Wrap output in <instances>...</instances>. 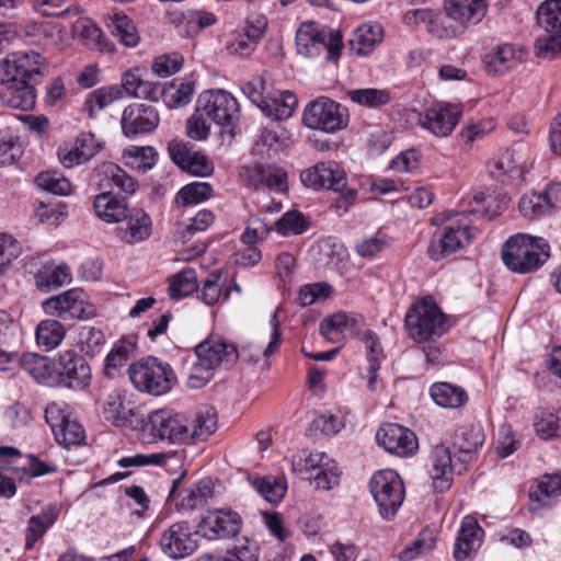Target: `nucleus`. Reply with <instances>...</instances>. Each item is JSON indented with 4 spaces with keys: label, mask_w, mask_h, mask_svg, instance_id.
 I'll list each match as a JSON object with an SVG mask.
<instances>
[{
    "label": "nucleus",
    "mask_w": 561,
    "mask_h": 561,
    "mask_svg": "<svg viewBox=\"0 0 561 561\" xmlns=\"http://www.w3.org/2000/svg\"><path fill=\"white\" fill-rule=\"evenodd\" d=\"M54 436L59 445L70 447L80 445L84 440V430L77 421L68 419L59 428L55 430Z\"/></svg>",
    "instance_id": "0e129e2a"
},
{
    "label": "nucleus",
    "mask_w": 561,
    "mask_h": 561,
    "mask_svg": "<svg viewBox=\"0 0 561 561\" xmlns=\"http://www.w3.org/2000/svg\"><path fill=\"white\" fill-rule=\"evenodd\" d=\"M194 93V83L188 81L174 80L170 85L161 84V98L170 108H178L187 105Z\"/></svg>",
    "instance_id": "c03bdc74"
},
{
    "label": "nucleus",
    "mask_w": 561,
    "mask_h": 561,
    "mask_svg": "<svg viewBox=\"0 0 561 561\" xmlns=\"http://www.w3.org/2000/svg\"><path fill=\"white\" fill-rule=\"evenodd\" d=\"M57 380L73 390L84 389L91 381V367L75 350L61 351L58 354Z\"/></svg>",
    "instance_id": "ddd939ff"
},
{
    "label": "nucleus",
    "mask_w": 561,
    "mask_h": 561,
    "mask_svg": "<svg viewBox=\"0 0 561 561\" xmlns=\"http://www.w3.org/2000/svg\"><path fill=\"white\" fill-rule=\"evenodd\" d=\"M108 28L112 35L126 47L138 45L140 36L133 20L124 13H114L110 18Z\"/></svg>",
    "instance_id": "37998d69"
},
{
    "label": "nucleus",
    "mask_w": 561,
    "mask_h": 561,
    "mask_svg": "<svg viewBox=\"0 0 561 561\" xmlns=\"http://www.w3.org/2000/svg\"><path fill=\"white\" fill-rule=\"evenodd\" d=\"M95 215L105 222H119L127 218L129 211L126 199L105 191L98 194L93 201Z\"/></svg>",
    "instance_id": "c85d7f7f"
},
{
    "label": "nucleus",
    "mask_w": 561,
    "mask_h": 561,
    "mask_svg": "<svg viewBox=\"0 0 561 561\" xmlns=\"http://www.w3.org/2000/svg\"><path fill=\"white\" fill-rule=\"evenodd\" d=\"M195 355L202 362L214 370L219 366H231L239 358L237 347L219 336H209L195 347Z\"/></svg>",
    "instance_id": "412c9836"
},
{
    "label": "nucleus",
    "mask_w": 561,
    "mask_h": 561,
    "mask_svg": "<svg viewBox=\"0 0 561 561\" xmlns=\"http://www.w3.org/2000/svg\"><path fill=\"white\" fill-rule=\"evenodd\" d=\"M320 188L340 192L346 186V174L335 162H320Z\"/></svg>",
    "instance_id": "052dcab7"
},
{
    "label": "nucleus",
    "mask_w": 561,
    "mask_h": 561,
    "mask_svg": "<svg viewBox=\"0 0 561 561\" xmlns=\"http://www.w3.org/2000/svg\"><path fill=\"white\" fill-rule=\"evenodd\" d=\"M160 122L158 111L146 104H130L122 114L121 125L123 134L133 138L153 131Z\"/></svg>",
    "instance_id": "a211bd4d"
},
{
    "label": "nucleus",
    "mask_w": 561,
    "mask_h": 561,
    "mask_svg": "<svg viewBox=\"0 0 561 561\" xmlns=\"http://www.w3.org/2000/svg\"><path fill=\"white\" fill-rule=\"evenodd\" d=\"M20 364L22 369L39 383L50 385L56 379L54 364L46 356L35 353L23 354Z\"/></svg>",
    "instance_id": "58836bf2"
},
{
    "label": "nucleus",
    "mask_w": 561,
    "mask_h": 561,
    "mask_svg": "<svg viewBox=\"0 0 561 561\" xmlns=\"http://www.w3.org/2000/svg\"><path fill=\"white\" fill-rule=\"evenodd\" d=\"M153 75L146 67H133L122 76V91L129 96L158 102L161 98V83L152 81Z\"/></svg>",
    "instance_id": "6ab92c4d"
},
{
    "label": "nucleus",
    "mask_w": 561,
    "mask_h": 561,
    "mask_svg": "<svg viewBox=\"0 0 561 561\" xmlns=\"http://www.w3.org/2000/svg\"><path fill=\"white\" fill-rule=\"evenodd\" d=\"M436 545V536L432 529H423L419 536L400 553L401 561H412L416 557L431 551Z\"/></svg>",
    "instance_id": "4d7b16f0"
},
{
    "label": "nucleus",
    "mask_w": 561,
    "mask_h": 561,
    "mask_svg": "<svg viewBox=\"0 0 561 561\" xmlns=\"http://www.w3.org/2000/svg\"><path fill=\"white\" fill-rule=\"evenodd\" d=\"M217 425L218 417L214 409H201L194 416L162 409L149 414L142 431L152 440L180 445L207 439L215 433Z\"/></svg>",
    "instance_id": "f257e3e1"
},
{
    "label": "nucleus",
    "mask_w": 561,
    "mask_h": 561,
    "mask_svg": "<svg viewBox=\"0 0 561 561\" xmlns=\"http://www.w3.org/2000/svg\"><path fill=\"white\" fill-rule=\"evenodd\" d=\"M34 87L24 79L0 75V102L2 105L31 111L35 105Z\"/></svg>",
    "instance_id": "aec40b11"
},
{
    "label": "nucleus",
    "mask_w": 561,
    "mask_h": 561,
    "mask_svg": "<svg viewBox=\"0 0 561 561\" xmlns=\"http://www.w3.org/2000/svg\"><path fill=\"white\" fill-rule=\"evenodd\" d=\"M134 348L135 345L125 340L115 343L105 358L104 374L114 378L128 364Z\"/></svg>",
    "instance_id": "de8ad7c7"
},
{
    "label": "nucleus",
    "mask_w": 561,
    "mask_h": 561,
    "mask_svg": "<svg viewBox=\"0 0 561 561\" xmlns=\"http://www.w3.org/2000/svg\"><path fill=\"white\" fill-rule=\"evenodd\" d=\"M198 531L208 540L234 537L242 528L241 516L231 510L209 511L197 525Z\"/></svg>",
    "instance_id": "2eb2a0df"
},
{
    "label": "nucleus",
    "mask_w": 561,
    "mask_h": 561,
    "mask_svg": "<svg viewBox=\"0 0 561 561\" xmlns=\"http://www.w3.org/2000/svg\"><path fill=\"white\" fill-rule=\"evenodd\" d=\"M472 234L466 225H446L433 236L428 255L432 260L438 261L455 253L470 243Z\"/></svg>",
    "instance_id": "f3484780"
},
{
    "label": "nucleus",
    "mask_w": 561,
    "mask_h": 561,
    "mask_svg": "<svg viewBox=\"0 0 561 561\" xmlns=\"http://www.w3.org/2000/svg\"><path fill=\"white\" fill-rule=\"evenodd\" d=\"M213 187L206 182H193L183 186L178 195L176 203L183 206H190L203 203L211 197Z\"/></svg>",
    "instance_id": "5fc2aeb1"
},
{
    "label": "nucleus",
    "mask_w": 561,
    "mask_h": 561,
    "mask_svg": "<svg viewBox=\"0 0 561 561\" xmlns=\"http://www.w3.org/2000/svg\"><path fill=\"white\" fill-rule=\"evenodd\" d=\"M42 57L34 50L15 51L11 54L0 66V75L27 80L39 75Z\"/></svg>",
    "instance_id": "a878e982"
},
{
    "label": "nucleus",
    "mask_w": 561,
    "mask_h": 561,
    "mask_svg": "<svg viewBox=\"0 0 561 561\" xmlns=\"http://www.w3.org/2000/svg\"><path fill=\"white\" fill-rule=\"evenodd\" d=\"M484 443V433L480 425L459 426L453 435V447L461 465L472 461Z\"/></svg>",
    "instance_id": "b1692460"
},
{
    "label": "nucleus",
    "mask_w": 561,
    "mask_h": 561,
    "mask_svg": "<svg viewBox=\"0 0 561 561\" xmlns=\"http://www.w3.org/2000/svg\"><path fill=\"white\" fill-rule=\"evenodd\" d=\"M307 228L308 221L298 210L286 211L274 222V229L284 237L301 234Z\"/></svg>",
    "instance_id": "13d9d810"
},
{
    "label": "nucleus",
    "mask_w": 561,
    "mask_h": 561,
    "mask_svg": "<svg viewBox=\"0 0 561 561\" xmlns=\"http://www.w3.org/2000/svg\"><path fill=\"white\" fill-rule=\"evenodd\" d=\"M102 415L114 426H133L136 408L119 391H113L106 398Z\"/></svg>",
    "instance_id": "bb28decb"
},
{
    "label": "nucleus",
    "mask_w": 561,
    "mask_h": 561,
    "mask_svg": "<svg viewBox=\"0 0 561 561\" xmlns=\"http://www.w3.org/2000/svg\"><path fill=\"white\" fill-rule=\"evenodd\" d=\"M430 394L437 405L445 409H459L468 402L466 390L449 382L433 383Z\"/></svg>",
    "instance_id": "4c0bfd02"
},
{
    "label": "nucleus",
    "mask_w": 561,
    "mask_h": 561,
    "mask_svg": "<svg viewBox=\"0 0 561 561\" xmlns=\"http://www.w3.org/2000/svg\"><path fill=\"white\" fill-rule=\"evenodd\" d=\"M253 488L270 503H278L286 493L283 480L273 477L256 478Z\"/></svg>",
    "instance_id": "680f3d73"
},
{
    "label": "nucleus",
    "mask_w": 561,
    "mask_h": 561,
    "mask_svg": "<svg viewBox=\"0 0 561 561\" xmlns=\"http://www.w3.org/2000/svg\"><path fill=\"white\" fill-rule=\"evenodd\" d=\"M65 328L55 319H47L39 322L36 328V342L46 350H54L65 337Z\"/></svg>",
    "instance_id": "8fccbe9b"
},
{
    "label": "nucleus",
    "mask_w": 561,
    "mask_h": 561,
    "mask_svg": "<svg viewBox=\"0 0 561 561\" xmlns=\"http://www.w3.org/2000/svg\"><path fill=\"white\" fill-rule=\"evenodd\" d=\"M59 513L56 505L49 504L39 514L30 517L25 534V550L34 548L35 543L56 523Z\"/></svg>",
    "instance_id": "c9c22d12"
},
{
    "label": "nucleus",
    "mask_w": 561,
    "mask_h": 561,
    "mask_svg": "<svg viewBox=\"0 0 561 561\" xmlns=\"http://www.w3.org/2000/svg\"><path fill=\"white\" fill-rule=\"evenodd\" d=\"M45 313L56 316L61 320H83L94 316V308L87 302L82 290L72 288L60 295L53 296L43 301Z\"/></svg>",
    "instance_id": "9d476101"
},
{
    "label": "nucleus",
    "mask_w": 561,
    "mask_h": 561,
    "mask_svg": "<svg viewBox=\"0 0 561 561\" xmlns=\"http://www.w3.org/2000/svg\"><path fill=\"white\" fill-rule=\"evenodd\" d=\"M536 19L543 32L536 39V54L552 59L561 54V0L542 2L537 9Z\"/></svg>",
    "instance_id": "0eeeda50"
},
{
    "label": "nucleus",
    "mask_w": 561,
    "mask_h": 561,
    "mask_svg": "<svg viewBox=\"0 0 561 561\" xmlns=\"http://www.w3.org/2000/svg\"><path fill=\"white\" fill-rule=\"evenodd\" d=\"M370 493L382 518L391 519L404 500V485L393 470H380L369 481Z\"/></svg>",
    "instance_id": "6e6552de"
},
{
    "label": "nucleus",
    "mask_w": 561,
    "mask_h": 561,
    "mask_svg": "<svg viewBox=\"0 0 561 561\" xmlns=\"http://www.w3.org/2000/svg\"><path fill=\"white\" fill-rule=\"evenodd\" d=\"M320 333L331 342H340L347 333L346 312H336L323 319L320 323Z\"/></svg>",
    "instance_id": "e2e57ef3"
},
{
    "label": "nucleus",
    "mask_w": 561,
    "mask_h": 561,
    "mask_svg": "<svg viewBox=\"0 0 561 561\" xmlns=\"http://www.w3.org/2000/svg\"><path fill=\"white\" fill-rule=\"evenodd\" d=\"M462 111L457 105L435 103L420 114L419 124L436 137L449 136L457 126Z\"/></svg>",
    "instance_id": "dca6fc26"
},
{
    "label": "nucleus",
    "mask_w": 561,
    "mask_h": 561,
    "mask_svg": "<svg viewBox=\"0 0 561 561\" xmlns=\"http://www.w3.org/2000/svg\"><path fill=\"white\" fill-rule=\"evenodd\" d=\"M230 291L231 288L229 287L224 289V284L221 283V272L215 271L209 273L206 279L203 282V286L199 291V298L207 306H214L216 302H218L220 297H222L224 300H228Z\"/></svg>",
    "instance_id": "3c124183"
},
{
    "label": "nucleus",
    "mask_w": 561,
    "mask_h": 561,
    "mask_svg": "<svg viewBox=\"0 0 561 561\" xmlns=\"http://www.w3.org/2000/svg\"><path fill=\"white\" fill-rule=\"evenodd\" d=\"M104 343L105 336L100 329L91 325H83L80 329L78 344L87 355L99 353Z\"/></svg>",
    "instance_id": "774afa93"
},
{
    "label": "nucleus",
    "mask_w": 561,
    "mask_h": 561,
    "mask_svg": "<svg viewBox=\"0 0 561 561\" xmlns=\"http://www.w3.org/2000/svg\"><path fill=\"white\" fill-rule=\"evenodd\" d=\"M383 39V28L378 23H364L356 27L350 39L351 50L358 56L370 54Z\"/></svg>",
    "instance_id": "473e14b6"
},
{
    "label": "nucleus",
    "mask_w": 561,
    "mask_h": 561,
    "mask_svg": "<svg viewBox=\"0 0 561 561\" xmlns=\"http://www.w3.org/2000/svg\"><path fill=\"white\" fill-rule=\"evenodd\" d=\"M37 186L55 195H68L71 192L70 181L57 171H46L37 174Z\"/></svg>",
    "instance_id": "bf43d9fd"
},
{
    "label": "nucleus",
    "mask_w": 561,
    "mask_h": 561,
    "mask_svg": "<svg viewBox=\"0 0 561 561\" xmlns=\"http://www.w3.org/2000/svg\"><path fill=\"white\" fill-rule=\"evenodd\" d=\"M172 161L183 171L195 176H208L214 164L202 152L194 151L188 142L171 141L168 146Z\"/></svg>",
    "instance_id": "4be33fe9"
},
{
    "label": "nucleus",
    "mask_w": 561,
    "mask_h": 561,
    "mask_svg": "<svg viewBox=\"0 0 561 561\" xmlns=\"http://www.w3.org/2000/svg\"><path fill=\"white\" fill-rule=\"evenodd\" d=\"M217 16L209 11L190 9L180 13L174 22L185 37H195L203 30L217 23Z\"/></svg>",
    "instance_id": "f704fd0d"
},
{
    "label": "nucleus",
    "mask_w": 561,
    "mask_h": 561,
    "mask_svg": "<svg viewBox=\"0 0 561 561\" xmlns=\"http://www.w3.org/2000/svg\"><path fill=\"white\" fill-rule=\"evenodd\" d=\"M348 122L347 108L327 96L309 102L302 113V123L307 128L327 134L346 128Z\"/></svg>",
    "instance_id": "423d86ee"
},
{
    "label": "nucleus",
    "mask_w": 561,
    "mask_h": 561,
    "mask_svg": "<svg viewBox=\"0 0 561 561\" xmlns=\"http://www.w3.org/2000/svg\"><path fill=\"white\" fill-rule=\"evenodd\" d=\"M101 149L92 134H81L73 141L58 148V159L68 169L92 159Z\"/></svg>",
    "instance_id": "5701e85b"
},
{
    "label": "nucleus",
    "mask_w": 561,
    "mask_h": 561,
    "mask_svg": "<svg viewBox=\"0 0 561 561\" xmlns=\"http://www.w3.org/2000/svg\"><path fill=\"white\" fill-rule=\"evenodd\" d=\"M431 477L434 489L438 492L448 490L453 481V471L456 465H453L451 453L448 447L438 445L434 448L431 456Z\"/></svg>",
    "instance_id": "cd10ccee"
},
{
    "label": "nucleus",
    "mask_w": 561,
    "mask_h": 561,
    "mask_svg": "<svg viewBox=\"0 0 561 561\" xmlns=\"http://www.w3.org/2000/svg\"><path fill=\"white\" fill-rule=\"evenodd\" d=\"M128 375L137 390L152 396L169 392L176 382L173 368L156 357H148L130 365Z\"/></svg>",
    "instance_id": "20e7f679"
},
{
    "label": "nucleus",
    "mask_w": 561,
    "mask_h": 561,
    "mask_svg": "<svg viewBox=\"0 0 561 561\" xmlns=\"http://www.w3.org/2000/svg\"><path fill=\"white\" fill-rule=\"evenodd\" d=\"M408 336L416 343L439 339L448 330L446 316L431 297L415 301L404 318Z\"/></svg>",
    "instance_id": "7ed1b4c3"
},
{
    "label": "nucleus",
    "mask_w": 561,
    "mask_h": 561,
    "mask_svg": "<svg viewBox=\"0 0 561 561\" xmlns=\"http://www.w3.org/2000/svg\"><path fill=\"white\" fill-rule=\"evenodd\" d=\"M213 496V489L209 481H201L195 488L185 490L181 500V506L185 510H194L207 503Z\"/></svg>",
    "instance_id": "69168bd1"
},
{
    "label": "nucleus",
    "mask_w": 561,
    "mask_h": 561,
    "mask_svg": "<svg viewBox=\"0 0 561 561\" xmlns=\"http://www.w3.org/2000/svg\"><path fill=\"white\" fill-rule=\"evenodd\" d=\"M272 334L266 346L263 345L261 339L253 340L238 350L239 357L244 362L256 364L262 355L267 357L277 352L280 344V329L276 312L272 317Z\"/></svg>",
    "instance_id": "7c9ffc66"
},
{
    "label": "nucleus",
    "mask_w": 561,
    "mask_h": 561,
    "mask_svg": "<svg viewBox=\"0 0 561 561\" xmlns=\"http://www.w3.org/2000/svg\"><path fill=\"white\" fill-rule=\"evenodd\" d=\"M522 215L534 219L550 215V205L542 193H529L522 196L518 203Z\"/></svg>",
    "instance_id": "6e6d98bb"
},
{
    "label": "nucleus",
    "mask_w": 561,
    "mask_h": 561,
    "mask_svg": "<svg viewBox=\"0 0 561 561\" xmlns=\"http://www.w3.org/2000/svg\"><path fill=\"white\" fill-rule=\"evenodd\" d=\"M298 105L297 96L289 91L282 92L279 98H268L263 105V114L276 121L287 119L293 116Z\"/></svg>",
    "instance_id": "a18cd8bd"
},
{
    "label": "nucleus",
    "mask_w": 561,
    "mask_h": 561,
    "mask_svg": "<svg viewBox=\"0 0 561 561\" xmlns=\"http://www.w3.org/2000/svg\"><path fill=\"white\" fill-rule=\"evenodd\" d=\"M463 31V24H459L447 11L445 14H434L428 26V32L438 38H451Z\"/></svg>",
    "instance_id": "864d4df0"
},
{
    "label": "nucleus",
    "mask_w": 561,
    "mask_h": 561,
    "mask_svg": "<svg viewBox=\"0 0 561 561\" xmlns=\"http://www.w3.org/2000/svg\"><path fill=\"white\" fill-rule=\"evenodd\" d=\"M346 94L352 102L369 108H379L389 104L392 100L390 91L386 89H353L347 91Z\"/></svg>",
    "instance_id": "49530a36"
},
{
    "label": "nucleus",
    "mask_w": 561,
    "mask_h": 561,
    "mask_svg": "<svg viewBox=\"0 0 561 561\" xmlns=\"http://www.w3.org/2000/svg\"><path fill=\"white\" fill-rule=\"evenodd\" d=\"M197 111H202L217 125L230 126L239 118V103L228 91L207 90L197 100Z\"/></svg>",
    "instance_id": "1a4fd4ad"
},
{
    "label": "nucleus",
    "mask_w": 561,
    "mask_h": 561,
    "mask_svg": "<svg viewBox=\"0 0 561 561\" xmlns=\"http://www.w3.org/2000/svg\"><path fill=\"white\" fill-rule=\"evenodd\" d=\"M122 98L123 91L119 85L102 87L88 95L83 104V110L88 113L89 117L95 118L100 111Z\"/></svg>",
    "instance_id": "a19ab883"
},
{
    "label": "nucleus",
    "mask_w": 561,
    "mask_h": 561,
    "mask_svg": "<svg viewBox=\"0 0 561 561\" xmlns=\"http://www.w3.org/2000/svg\"><path fill=\"white\" fill-rule=\"evenodd\" d=\"M561 495V476L546 474L537 484L536 489L529 491V499L538 506H547L546 499Z\"/></svg>",
    "instance_id": "603ef678"
},
{
    "label": "nucleus",
    "mask_w": 561,
    "mask_h": 561,
    "mask_svg": "<svg viewBox=\"0 0 561 561\" xmlns=\"http://www.w3.org/2000/svg\"><path fill=\"white\" fill-rule=\"evenodd\" d=\"M376 440L386 451L399 457L412 456L419 449L414 432L397 423L382 425L376 433Z\"/></svg>",
    "instance_id": "4468645a"
},
{
    "label": "nucleus",
    "mask_w": 561,
    "mask_h": 561,
    "mask_svg": "<svg viewBox=\"0 0 561 561\" xmlns=\"http://www.w3.org/2000/svg\"><path fill=\"white\" fill-rule=\"evenodd\" d=\"M296 47L299 55L308 58L325 51V60L336 61L343 47L340 32L327 33L316 22H302L296 32Z\"/></svg>",
    "instance_id": "39448f33"
},
{
    "label": "nucleus",
    "mask_w": 561,
    "mask_h": 561,
    "mask_svg": "<svg viewBox=\"0 0 561 561\" xmlns=\"http://www.w3.org/2000/svg\"><path fill=\"white\" fill-rule=\"evenodd\" d=\"M535 430L542 439L561 436V414L542 412L535 422Z\"/></svg>",
    "instance_id": "338daca9"
},
{
    "label": "nucleus",
    "mask_w": 561,
    "mask_h": 561,
    "mask_svg": "<svg viewBox=\"0 0 561 561\" xmlns=\"http://www.w3.org/2000/svg\"><path fill=\"white\" fill-rule=\"evenodd\" d=\"M294 468L301 473H309L317 489L331 490L339 484L336 463L323 451L309 453L305 458L294 461Z\"/></svg>",
    "instance_id": "f8f14e48"
},
{
    "label": "nucleus",
    "mask_w": 561,
    "mask_h": 561,
    "mask_svg": "<svg viewBox=\"0 0 561 561\" xmlns=\"http://www.w3.org/2000/svg\"><path fill=\"white\" fill-rule=\"evenodd\" d=\"M447 11L459 24H463L466 30L468 25L478 24L486 13V3L484 0H448L445 3Z\"/></svg>",
    "instance_id": "2f4dec72"
},
{
    "label": "nucleus",
    "mask_w": 561,
    "mask_h": 561,
    "mask_svg": "<svg viewBox=\"0 0 561 561\" xmlns=\"http://www.w3.org/2000/svg\"><path fill=\"white\" fill-rule=\"evenodd\" d=\"M94 173L100 178V188L106 187L105 181L113 183L125 194H134L138 187L137 181L113 162H103L94 170Z\"/></svg>",
    "instance_id": "e433bc0d"
},
{
    "label": "nucleus",
    "mask_w": 561,
    "mask_h": 561,
    "mask_svg": "<svg viewBox=\"0 0 561 561\" xmlns=\"http://www.w3.org/2000/svg\"><path fill=\"white\" fill-rule=\"evenodd\" d=\"M124 220H126V227L118 229V234L123 241L135 244L150 237L152 222L150 216L144 209H130Z\"/></svg>",
    "instance_id": "c756f323"
},
{
    "label": "nucleus",
    "mask_w": 561,
    "mask_h": 561,
    "mask_svg": "<svg viewBox=\"0 0 561 561\" xmlns=\"http://www.w3.org/2000/svg\"><path fill=\"white\" fill-rule=\"evenodd\" d=\"M502 260L514 273L526 274L537 271L550 256L549 244L542 238L527 234L511 237L502 248Z\"/></svg>",
    "instance_id": "f03ea898"
},
{
    "label": "nucleus",
    "mask_w": 561,
    "mask_h": 561,
    "mask_svg": "<svg viewBox=\"0 0 561 561\" xmlns=\"http://www.w3.org/2000/svg\"><path fill=\"white\" fill-rule=\"evenodd\" d=\"M197 287V275L193 268H184L169 277L168 293L172 299L186 297L194 293Z\"/></svg>",
    "instance_id": "09e8293b"
},
{
    "label": "nucleus",
    "mask_w": 561,
    "mask_h": 561,
    "mask_svg": "<svg viewBox=\"0 0 561 561\" xmlns=\"http://www.w3.org/2000/svg\"><path fill=\"white\" fill-rule=\"evenodd\" d=\"M484 531L474 517L466 516L462 519L455 547L456 561H471L481 546Z\"/></svg>",
    "instance_id": "393cba45"
},
{
    "label": "nucleus",
    "mask_w": 561,
    "mask_h": 561,
    "mask_svg": "<svg viewBox=\"0 0 561 561\" xmlns=\"http://www.w3.org/2000/svg\"><path fill=\"white\" fill-rule=\"evenodd\" d=\"M198 534V529L194 530L188 522L173 523L161 535V550L171 559H184L196 551Z\"/></svg>",
    "instance_id": "9b49d317"
},
{
    "label": "nucleus",
    "mask_w": 561,
    "mask_h": 561,
    "mask_svg": "<svg viewBox=\"0 0 561 561\" xmlns=\"http://www.w3.org/2000/svg\"><path fill=\"white\" fill-rule=\"evenodd\" d=\"M25 36L41 45H56L60 38L61 26L50 21H28L22 26Z\"/></svg>",
    "instance_id": "ea45409f"
},
{
    "label": "nucleus",
    "mask_w": 561,
    "mask_h": 561,
    "mask_svg": "<svg viewBox=\"0 0 561 561\" xmlns=\"http://www.w3.org/2000/svg\"><path fill=\"white\" fill-rule=\"evenodd\" d=\"M519 60L517 51L512 45L504 44L489 54L484 61V69L489 75L499 76L513 68Z\"/></svg>",
    "instance_id": "79ce46f5"
},
{
    "label": "nucleus",
    "mask_w": 561,
    "mask_h": 561,
    "mask_svg": "<svg viewBox=\"0 0 561 561\" xmlns=\"http://www.w3.org/2000/svg\"><path fill=\"white\" fill-rule=\"evenodd\" d=\"M72 280L69 266L65 263L57 264L54 261L42 265L35 274V283L38 289L49 291L61 287Z\"/></svg>",
    "instance_id": "72a5a7b5"
}]
</instances>
